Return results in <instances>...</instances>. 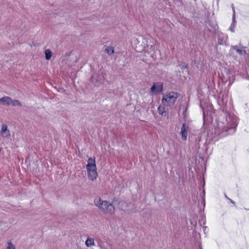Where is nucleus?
Here are the masks:
<instances>
[{"instance_id":"nucleus-1","label":"nucleus","mask_w":249,"mask_h":249,"mask_svg":"<svg viewBox=\"0 0 249 249\" xmlns=\"http://www.w3.org/2000/svg\"><path fill=\"white\" fill-rule=\"evenodd\" d=\"M114 199L112 202L107 200H104L99 198H96L94 200L95 205L100 211L105 214L112 215L115 213V207L114 204L115 203Z\"/></svg>"},{"instance_id":"nucleus-2","label":"nucleus","mask_w":249,"mask_h":249,"mask_svg":"<svg viewBox=\"0 0 249 249\" xmlns=\"http://www.w3.org/2000/svg\"><path fill=\"white\" fill-rule=\"evenodd\" d=\"M178 96L179 93L171 91L163 96L161 102L164 106H170L175 103Z\"/></svg>"},{"instance_id":"nucleus-3","label":"nucleus","mask_w":249,"mask_h":249,"mask_svg":"<svg viewBox=\"0 0 249 249\" xmlns=\"http://www.w3.org/2000/svg\"><path fill=\"white\" fill-rule=\"evenodd\" d=\"M104 79L103 73H96L91 76L90 82L95 86H99L103 84Z\"/></svg>"},{"instance_id":"nucleus-4","label":"nucleus","mask_w":249,"mask_h":249,"mask_svg":"<svg viewBox=\"0 0 249 249\" xmlns=\"http://www.w3.org/2000/svg\"><path fill=\"white\" fill-rule=\"evenodd\" d=\"M162 90L163 85L160 82L154 83L151 88V91L154 94L162 92Z\"/></svg>"},{"instance_id":"nucleus-5","label":"nucleus","mask_w":249,"mask_h":249,"mask_svg":"<svg viewBox=\"0 0 249 249\" xmlns=\"http://www.w3.org/2000/svg\"><path fill=\"white\" fill-rule=\"evenodd\" d=\"M88 172L96 171V166L94 159L90 158L88 160V164L86 166Z\"/></svg>"},{"instance_id":"nucleus-6","label":"nucleus","mask_w":249,"mask_h":249,"mask_svg":"<svg viewBox=\"0 0 249 249\" xmlns=\"http://www.w3.org/2000/svg\"><path fill=\"white\" fill-rule=\"evenodd\" d=\"M194 240L195 241L196 246L199 249H202L201 244V235L199 233L195 231L193 234Z\"/></svg>"},{"instance_id":"nucleus-7","label":"nucleus","mask_w":249,"mask_h":249,"mask_svg":"<svg viewBox=\"0 0 249 249\" xmlns=\"http://www.w3.org/2000/svg\"><path fill=\"white\" fill-rule=\"evenodd\" d=\"M188 129V126L185 123H183L181 127L180 134L181 135V139L183 141L187 140Z\"/></svg>"},{"instance_id":"nucleus-8","label":"nucleus","mask_w":249,"mask_h":249,"mask_svg":"<svg viewBox=\"0 0 249 249\" xmlns=\"http://www.w3.org/2000/svg\"><path fill=\"white\" fill-rule=\"evenodd\" d=\"M0 133L3 137L7 138L10 135V131L8 129L7 126L3 124L1 126Z\"/></svg>"},{"instance_id":"nucleus-9","label":"nucleus","mask_w":249,"mask_h":249,"mask_svg":"<svg viewBox=\"0 0 249 249\" xmlns=\"http://www.w3.org/2000/svg\"><path fill=\"white\" fill-rule=\"evenodd\" d=\"M128 205L127 202L124 200H120L118 201L117 208L121 211H125Z\"/></svg>"},{"instance_id":"nucleus-10","label":"nucleus","mask_w":249,"mask_h":249,"mask_svg":"<svg viewBox=\"0 0 249 249\" xmlns=\"http://www.w3.org/2000/svg\"><path fill=\"white\" fill-rule=\"evenodd\" d=\"M11 101L12 98L8 96H4L0 98V104L2 105L9 106Z\"/></svg>"},{"instance_id":"nucleus-11","label":"nucleus","mask_w":249,"mask_h":249,"mask_svg":"<svg viewBox=\"0 0 249 249\" xmlns=\"http://www.w3.org/2000/svg\"><path fill=\"white\" fill-rule=\"evenodd\" d=\"M88 175L89 178L92 181L95 180L98 176L96 171L88 172Z\"/></svg>"},{"instance_id":"nucleus-12","label":"nucleus","mask_w":249,"mask_h":249,"mask_svg":"<svg viewBox=\"0 0 249 249\" xmlns=\"http://www.w3.org/2000/svg\"><path fill=\"white\" fill-rule=\"evenodd\" d=\"M85 244L88 247L94 245V240L93 238L88 237L85 242Z\"/></svg>"},{"instance_id":"nucleus-13","label":"nucleus","mask_w":249,"mask_h":249,"mask_svg":"<svg viewBox=\"0 0 249 249\" xmlns=\"http://www.w3.org/2000/svg\"><path fill=\"white\" fill-rule=\"evenodd\" d=\"M159 113L162 116H168V113L165 111V108L164 107L160 106L158 108Z\"/></svg>"},{"instance_id":"nucleus-14","label":"nucleus","mask_w":249,"mask_h":249,"mask_svg":"<svg viewBox=\"0 0 249 249\" xmlns=\"http://www.w3.org/2000/svg\"><path fill=\"white\" fill-rule=\"evenodd\" d=\"M232 49L236 51L237 53L241 55L243 54V53H246V51H243L242 49L238 48L237 46H232Z\"/></svg>"},{"instance_id":"nucleus-15","label":"nucleus","mask_w":249,"mask_h":249,"mask_svg":"<svg viewBox=\"0 0 249 249\" xmlns=\"http://www.w3.org/2000/svg\"><path fill=\"white\" fill-rule=\"evenodd\" d=\"M45 54L46 59L49 60L52 56V53L50 50L47 49L45 51Z\"/></svg>"},{"instance_id":"nucleus-16","label":"nucleus","mask_w":249,"mask_h":249,"mask_svg":"<svg viewBox=\"0 0 249 249\" xmlns=\"http://www.w3.org/2000/svg\"><path fill=\"white\" fill-rule=\"evenodd\" d=\"M105 52L109 55H112L114 52V48L113 47H111V46H109V47H107L106 49H105Z\"/></svg>"},{"instance_id":"nucleus-17","label":"nucleus","mask_w":249,"mask_h":249,"mask_svg":"<svg viewBox=\"0 0 249 249\" xmlns=\"http://www.w3.org/2000/svg\"><path fill=\"white\" fill-rule=\"evenodd\" d=\"M11 105H12L14 107L21 106V104L18 100H13L12 99V101L11 102Z\"/></svg>"},{"instance_id":"nucleus-18","label":"nucleus","mask_w":249,"mask_h":249,"mask_svg":"<svg viewBox=\"0 0 249 249\" xmlns=\"http://www.w3.org/2000/svg\"><path fill=\"white\" fill-rule=\"evenodd\" d=\"M217 43L219 45H223L225 43V41L221 35H218Z\"/></svg>"},{"instance_id":"nucleus-19","label":"nucleus","mask_w":249,"mask_h":249,"mask_svg":"<svg viewBox=\"0 0 249 249\" xmlns=\"http://www.w3.org/2000/svg\"><path fill=\"white\" fill-rule=\"evenodd\" d=\"M209 25L211 26L212 28V29L214 31L216 30L218 28V25L215 23H213L212 25H211V23H210Z\"/></svg>"},{"instance_id":"nucleus-20","label":"nucleus","mask_w":249,"mask_h":249,"mask_svg":"<svg viewBox=\"0 0 249 249\" xmlns=\"http://www.w3.org/2000/svg\"><path fill=\"white\" fill-rule=\"evenodd\" d=\"M179 65L181 67V69L182 70L186 69L187 67V64L185 62H181Z\"/></svg>"},{"instance_id":"nucleus-21","label":"nucleus","mask_w":249,"mask_h":249,"mask_svg":"<svg viewBox=\"0 0 249 249\" xmlns=\"http://www.w3.org/2000/svg\"><path fill=\"white\" fill-rule=\"evenodd\" d=\"M7 249H15L14 245L12 244L11 242L8 243V246L7 247Z\"/></svg>"},{"instance_id":"nucleus-22","label":"nucleus","mask_w":249,"mask_h":249,"mask_svg":"<svg viewBox=\"0 0 249 249\" xmlns=\"http://www.w3.org/2000/svg\"><path fill=\"white\" fill-rule=\"evenodd\" d=\"M199 106H200V108H201L202 109V104L201 103V100H200V105Z\"/></svg>"},{"instance_id":"nucleus-23","label":"nucleus","mask_w":249,"mask_h":249,"mask_svg":"<svg viewBox=\"0 0 249 249\" xmlns=\"http://www.w3.org/2000/svg\"><path fill=\"white\" fill-rule=\"evenodd\" d=\"M203 119H204V115H205V113H204V112H203Z\"/></svg>"},{"instance_id":"nucleus-24","label":"nucleus","mask_w":249,"mask_h":249,"mask_svg":"<svg viewBox=\"0 0 249 249\" xmlns=\"http://www.w3.org/2000/svg\"><path fill=\"white\" fill-rule=\"evenodd\" d=\"M199 158H200V159H202V157H201L200 156H199Z\"/></svg>"},{"instance_id":"nucleus-25","label":"nucleus","mask_w":249,"mask_h":249,"mask_svg":"<svg viewBox=\"0 0 249 249\" xmlns=\"http://www.w3.org/2000/svg\"><path fill=\"white\" fill-rule=\"evenodd\" d=\"M203 125L204 124V121H203Z\"/></svg>"},{"instance_id":"nucleus-26","label":"nucleus","mask_w":249,"mask_h":249,"mask_svg":"<svg viewBox=\"0 0 249 249\" xmlns=\"http://www.w3.org/2000/svg\"><path fill=\"white\" fill-rule=\"evenodd\" d=\"M195 1H196V0H194Z\"/></svg>"}]
</instances>
